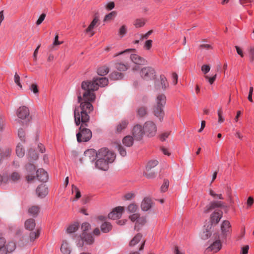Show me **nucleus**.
<instances>
[{"mask_svg": "<svg viewBox=\"0 0 254 254\" xmlns=\"http://www.w3.org/2000/svg\"><path fill=\"white\" fill-rule=\"evenodd\" d=\"M92 104L88 102H81L80 105L75 107L74 110V122L78 126L79 131L76 133L77 141L79 143L89 141L92 137L91 130L87 128L90 121L89 114L93 111Z\"/></svg>", "mask_w": 254, "mask_h": 254, "instance_id": "nucleus-1", "label": "nucleus"}, {"mask_svg": "<svg viewBox=\"0 0 254 254\" xmlns=\"http://www.w3.org/2000/svg\"><path fill=\"white\" fill-rule=\"evenodd\" d=\"M108 84V79L106 77H94L91 81H84L81 83V88L84 91L82 96L79 94L77 96L78 103L88 102L92 104L96 99L95 91L98 89L99 87H105Z\"/></svg>", "mask_w": 254, "mask_h": 254, "instance_id": "nucleus-2", "label": "nucleus"}, {"mask_svg": "<svg viewBox=\"0 0 254 254\" xmlns=\"http://www.w3.org/2000/svg\"><path fill=\"white\" fill-rule=\"evenodd\" d=\"M166 103V97L164 94H160L157 96L156 105L153 108V113L155 116L161 121L165 115L163 108Z\"/></svg>", "mask_w": 254, "mask_h": 254, "instance_id": "nucleus-3", "label": "nucleus"}, {"mask_svg": "<svg viewBox=\"0 0 254 254\" xmlns=\"http://www.w3.org/2000/svg\"><path fill=\"white\" fill-rule=\"evenodd\" d=\"M140 76L145 80H151L156 78V72L154 68L146 66L140 71Z\"/></svg>", "mask_w": 254, "mask_h": 254, "instance_id": "nucleus-4", "label": "nucleus"}, {"mask_svg": "<svg viewBox=\"0 0 254 254\" xmlns=\"http://www.w3.org/2000/svg\"><path fill=\"white\" fill-rule=\"evenodd\" d=\"M98 158H103L104 160L112 163L115 159L116 154L107 148H102L98 151Z\"/></svg>", "mask_w": 254, "mask_h": 254, "instance_id": "nucleus-5", "label": "nucleus"}, {"mask_svg": "<svg viewBox=\"0 0 254 254\" xmlns=\"http://www.w3.org/2000/svg\"><path fill=\"white\" fill-rule=\"evenodd\" d=\"M144 134L149 137L155 135L157 132V126L152 121H147L143 125Z\"/></svg>", "mask_w": 254, "mask_h": 254, "instance_id": "nucleus-6", "label": "nucleus"}, {"mask_svg": "<svg viewBox=\"0 0 254 254\" xmlns=\"http://www.w3.org/2000/svg\"><path fill=\"white\" fill-rule=\"evenodd\" d=\"M16 115L21 120H25L26 125L27 124V123L30 122L32 119L30 116V112L28 108L25 106H20L17 109Z\"/></svg>", "mask_w": 254, "mask_h": 254, "instance_id": "nucleus-7", "label": "nucleus"}, {"mask_svg": "<svg viewBox=\"0 0 254 254\" xmlns=\"http://www.w3.org/2000/svg\"><path fill=\"white\" fill-rule=\"evenodd\" d=\"M213 238L214 239V241L208 247L207 249H209L213 253H217L222 248V243L221 242L222 240L220 235L217 233L213 234Z\"/></svg>", "mask_w": 254, "mask_h": 254, "instance_id": "nucleus-8", "label": "nucleus"}, {"mask_svg": "<svg viewBox=\"0 0 254 254\" xmlns=\"http://www.w3.org/2000/svg\"><path fill=\"white\" fill-rule=\"evenodd\" d=\"M231 225L230 222L228 220L223 221L221 225V234L220 236L222 241L226 240L227 237L231 233Z\"/></svg>", "mask_w": 254, "mask_h": 254, "instance_id": "nucleus-9", "label": "nucleus"}, {"mask_svg": "<svg viewBox=\"0 0 254 254\" xmlns=\"http://www.w3.org/2000/svg\"><path fill=\"white\" fill-rule=\"evenodd\" d=\"M225 202L222 201H212L207 205L204 210V213L207 214L216 208H227Z\"/></svg>", "mask_w": 254, "mask_h": 254, "instance_id": "nucleus-10", "label": "nucleus"}, {"mask_svg": "<svg viewBox=\"0 0 254 254\" xmlns=\"http://www.w3.org/2000/svg\"><path fill=\"white\" fill-rule=\"evenodd\" d=\"M132 134L134 139L141 140L143 134H144L143 127L139 125L134 126L132 129Z\"/></svg>", "mask_w": 254, "mask_h": 254, "instance_id": "nucleus-11", "label": "nucleus"}, {"mask_svg": "<svg viewBox=\"0 0 254 254\" xmlns=\"http://www.w3.org/2000/svg\"><path fill=\"white\" fill-rule=\"evenodd\" d=\"M124 210V207H116L111 212H110L109 213L108 217L109 219L113 220L119 219L121 217Z\"/></svg>", "mask_w": 254, "mask_h": 254, "instance_id": "nucleus-12", "label": "nucleus"}, {"mask_svg": "<svg viewBox=\"0 0 254 254\" xmlns=\"http://www.w3.org/2000/svg\"><path fill=\"white\" fill-rule=\"evenodd\" d=\"M223 212L220 210H215L211 215L210 222L211 225H216L222 217Z\"/></svg>", "mask_w": 254, "mask_h": 254, "instance_id": "nucleus-13", "label": "nucleus"}, {"mask_svg": "<svg viewBox=\"0 0 254 254\" xmlns=\"http://www.w3.org/2000/svg\"><path fill=\"white\" fill-rule=\"evenodd\" d=\"M95 163V167L101 170L107 171L109 169V164L111 163L108 161L104 160L103 158H97Z\"/></svg>", "mask_w": 254, "mask_h": 254, "instance_id": "nucleus-14", "label": "nucleus"}, {"mask_svg": "<svg viewBox=\"0 0 254 254\" xmlns=\"http://www.w3.org/2000/svg\"><path fill=\"white\" fill-rule=\"evenodd\" d=\"M85 158L91 162H94L98 158V152L94 149H89L84 152Z\"/></svg>", "mask_w": 254, "mask_h": 254, "instance_id": "nucleus-15", "label": "nucleus"}, {"mask_svg": "<svg viewBox=\"0 0 254 254\" xmlns=\"http://www.w3.org/2000/svg\"><path fill=\"white\" fill-rule=\"evenodd\" d=\"M36 191L39 197L44 198L48 194L49 190L45 184H42L38 186Z\"/></svg>", "mask_w": 254, "mask_h": 254, "instance_id": "nucleus-16", "label": "nucleus"}, {"mask_svg": "<svg viewBox=\"0 0 254 254\" xmlns=\"http://www.w3.org/2000/svg\"><path fill=\"white\" fill-rule=\"evenodd\" d=\"M36 177L39 181L42 182H46L48 180L47 172L43 169H38L36 171Z\"/></svg>", "mask_w": 254, "mask_h": 254, "instance_id": "nucleus-17", "label": "nucleus"}, {"mask_svg": "<svg viewBox=\"0 0 254 254\" xmlns=\"http://www.w3.org/2000/svg\"><path fill=\"white\" fill-rule=\"evenodd\" d=\"M130 59L132 62L136 64H145L147 63L145 59L137 54H131Z\"/></svg>", "mask_w": 254, "mask_h": 254, "instance_id": "nucleus-18", "label": "nucleus"}, {"mask_svg": "<svg viewBox=\"0 0 254 254\" xmlns=\"http://www.w3.org/2000/svg\"><path fill=\"white\" fill-rule=\"evenodd\" d=\"M152 200L149 197H145L141 204V208L143 211H148L152 206Z\"/></svg>", "mask_w": 254, "mask_h": 254, "instance_id": "nucleus-19", "label": "nucleus"}, {"mask_svg": "<svg viewBox=\"0 0 254 254\" xmlns=\"http://www.w3.org/2000/svg\"><path fill=\"white\" fill-rule=\"evenodd\" d=\"M11 152L12 150L10 148H6L3 151L0 148V164L2 163L3 159L10 156Z\"/></svg>", "mask_w": 254, "mask_h": 254, "instance_id": "nucleus-20", "label": "nucleus"}, {"mask_svg": "<svg viewBox=\"0 0 254 254\" xmlns=\"http://www.w3.org/2000/svg\"><path fill=\"white\" fill-rule=\"evenodd\" d=\"M128 125V122L126 120H122L116 127V132L117 133H121L122 130L125 129Z\"/></svg>", "mask_w": 254, "mask_h": 254, "instance_id": "nucleus-21", "label": "nucleus"}, {"mask_svg": "<svg viewBox=\"0 0 254 254\" xmlns=\"http://www.w3.org/2000/svg\"><path fill=\"white\" fill-rule=\"evenodd\" d=\"M124 77V74L123 73L116 71H113L109 74V78L112 80H121Z\"/></svg>", "mask_w": 254, "mask_h": 254, "instance_id": "nucleus-22", "label": "nucleus"}, {"mask_svg": "<svg viewBox=\"0 0 254 254\" xmlns=\"http://www.w3.org/2000/svg\"><path fill=\"white\" fill-rule=\"evenodd\" d=\"M24 225L26 229L32 231L36 226L35 221L32 218L28 219L25 221Z\"/></svg>", "mask_w": 254, "mask_h": 254, "instance_id": "nucleus-23", "label": "nucleus"}, {"mask_svg": "<svg viewBox=\"0 0 254 254\" xmlns=\"http://www.w3.org/2000/svg\"><path fill=\"white\" fill-rule=\"evenodd\" d=\"M81 237L88 245H91L94 242V238L90 233H86L82 234V236Z\"/></svg>", "mask_w": 254, "mask_h": 254, "instance_id": "nucleus-24", "label": "nucleus"}, {"mask_svg": "<svg viewBox=\"0 0 254 254\" xmlns=\"http://www.w3.org/2000/svg\"><path fill=\"white\" fill-rule=\"evenodd\" d=\"M100 228L103 233H107L112 230L113 227L110 223L105 221L101 224Z\"/></svg>", "mask_w": 254, "mask_h": 254, "instance_id": "nucleus-25", "label": "nucleus"}, {"mask_svg": "<svg viewBox=\"0 0 254 254\" xmlns=\"http://www.w3.org/2000/svg\"><path fill=\"white\" fill-rule=\"evenodd\" d=\"M16 248V244L13 242H9L8 243L5 244L4 249V252H5L6 254L8 253H11L13 252Z\"/></svg>", "mask_w": 254, "mask_h": 254, "instance_id": "nucleus-26", "label": "nucleus"}, {"mask_svg": "<svg viewBox=\"0 0 254 254\" xmlns=\"http://www.w3.org/2000/svg\"><path fill=\"white\" fill-rule=\"evenodd\" d=\"M142 238V235L138 233L135 235L132 239L129 242V246L133 247L138 244L141 240Z\"/></svg>", "mask_w": 254, "mask_h": 254, "instance_id": "nucleus-27", "label": "nucleus"}, {"mask_svg": "<svg viewBox=\"0 0 254 254\" xmlns=\"http://www.w3.org/2000/svg\"><path fill=\"white\" fill-rule=\"evenodd\" d=\"M39 211L40 207L36 205H33L29 207L28 210V213L34 217L37 216Z\"/></svg>", "mask_w": 254, "mask_h": 254, "instance_id": "nucleus-28", "label": "nucleus"}, {"mask_svg": "<svg viewBox=\"0 0 254 254\" xmlns=\"http://www.w3.org/2000/svg\"><path fill=\"white\" fill-rule=\"evenodd\" d=\"M79 224L78 222H75L73 224H70L66 229V232L67 233H72L78 230L79 228Z\"/></svg>", "mask_w": 254, "mask_h": 254, "instance_id": "nucleus-29", "label": "nucleus"}, {"mask_svg": "<svg viewBox=\"0 0 254 254\" xmlns=\"http://www.w3.org/2000/svg\"><path fill=\"white\" fill-rule=\"evenodd\" d=\"M123 144L127 147H130L133 144V138L130 135H127L123 139Z\"/></svg>", "mask_w": 254, "mask_h": 254, "instance_id": "nucleus-30", "label": "nucleus"}, {"mask_svg": "<svg viewBox=\"0 0 254 254\" xmlns=\"http://www.w3.org/2000/svg\"><path fill=\"white\" fill-rule=\"evenodd\" d=\"M115 68L120 71H125L128 68V65L127 64H125L122 63H116L115 64Z\"/></svg>", "mask_w": 254, "mask_h": 254, "instance_id": "nucleus-31", "label": "nucleus"}, {"mask_svg": "<svg viewBox=\"0 0 254 254\" xmlns=\"http://www.w3.org/2000/svg\"><path fill=\"white\" fill-rule=\"evenodd\" d=\"M137 116L142 118L145 116L147 113V109L146 107L142 106L138 108L136 111Z\"/></svg>", "mask_w": 254, "mask_h": 254, "instance_id": "nucleus-32", "label": "nucleus"}, {"mask_svg": "<svg viewBox=\"0 0 254 254\" xmlns=\"http://www.w3.org/2000/svg\"><path fill=\"white\" fill-rule=\"evenodd\" d=\"M160 83L163 90H166L169 87V83L165 76L161 74L160 76Z\"/></svg>", "mask_w": 254, "mask_h": 254, "instance_id": "nucleus-33", "label": "nucleus"}, {"mask_svg": "<svg viewBox=\"0 0 254 254\" xmlns=\"http://www.w3.org/2000/svg\"><path fill=\"white\" fill-rule=\"evenodd\" d=\"M16 153L19 157H22L25 154L24 148L20 143H18L16 146Z\"/></svg>", "mask_w": 254, "mask_h": 254, "instance_id": "nucleus-34", "label": "nucleus"}, {"mask_svg": "<svg viewBox=\"0 0 254 254\" xmlns=\"http://www.w3.org/2000/svg\"><path fill=\"white\" fill-rule=\"evenodd\" d=\"M208 227L209 226H208L207 227ZM211 226L210 227L209 229L207 228L203 232V233L201 235V238L202 239H203V240H207L210 237V236L212 235V232H211Z\"/></svg>", "mask_w": 254, "mask_h": 254, "instance_id": "nucleus-35", "label": "nucleus"}, {"mask_svg": "<svg viewBox=\"0 0 254 254\" xmlns=\"http://www.w3.org/2000/svg\"><path fill=\"white\" fill-rule=\"evenodd\" d=\"M27 155L30 161L36 160L38 159V156L35 150L30 149L28 152Z\"/></svg>", "mask_w": 254, "mask_h": 254, "instance_id": "nucleus-36", "label": "nucleus"}, {"mask_svg": "<svg viewBox=\"0 0 254 254\" xmlns=\"http://www.w3.org/2000/svg\"><path fill=\"white\" fill-rule=\"evenodd\" d=\"M109 71V68L106 66H103L100 67L97 69V73L98 75L101 76H104L108 73Z\"/></svg>", "mask_w": 254, "mask_h": 254, "instance_id": "nucleus-37", "label": "nucleus"}, {"mask_svg": "<svg viewBox=\"0 0 254 254\" xmlns=\"http://www.w3.org/2000/svg\"><path fill=\"white\" fill-rule=\"evenodd\" d=\"M158 163V162L157 160L149 161L146 166V170L149 172L152 168L157 166Z\"/></svg>", "mask_w": 254, "mask_h": 254, "instance_id": "nucleus-38", "label": "nucleus"}, {"mask_svg": "<svg viewBox=\"0 0 254 254\" xmlns=\"http://www.w3.org/2000/svg\"><path fill=\"white\" fill-rule=\"evenodd\" d=\"M99 19L98 17H95L94 18L90 25L88 26L87 28L86 29L85 32L86 33H88L90 31H91L94 27V26L96 25L97 23L98 22Z\"/></svg>", "mask_w": 254, "mask_h": 254, "instance_id": "nucleus-39", "label": "nucleus"}, {"mask_svg": "<svg viewBox=\"0 0 254 254\" xmlns=\"http://www.w3.org/2000/svg\"><path fill=\"white\" fill-rule=\"evenodd\" d=\"M61 251L63 254H69L70 250L66 244H63L61 247Z\"/></svg>", "mask_w": 254, "mask_h": 254, "instance_id": "nucleus-40", "label": "nucleus"}, {"mask_svg": "<svg viewBox=\"0 0 254 254\" xmlns=\"http://www.w3.org/2000/svg\"><path fill=\"white\" fill-rule=\"evenodd\" d=\"M6 244V240L3 237L0 238V254H6L4 252V249L5 244Z\"/></svg>", "mask_w": 254, "mask_h": 254, "instance_id": "nucleus-41", "label": "nucleus"}, {"mask_svg": "<svg viewBox=\"0 0 254 254\" xmlns=\"http://www.w3.org/2000/svg\"><path fill=\"white\" fill-rule=\"evenodd\" d=\"M18 135L21 141L25 142L26 141L25 132L24 130L20 128L18 130Z\"/></svg>", "mask_w": 254, "mask_h": 254, "instance_id": "nucleus-42", "label": "nucleus"}, {"mask_svg": "<svg viewBox=\"0 0 254 254\" xmlns=\"http://www.w3.org/2000/svg\"><path fill=\"white\" fill-rule=\"evenodd\" d=\"M40 231L38 229L36 232H31L30 233L29 237L31 241H34L40 236Z\"/></svg>", "mask_w": 254, "mask_h": 254, "instance_id": "nucleus-43", "label": "nucleus"}, {"mask_svg": "<svg viewBox=\"0 0 254 254\" xmlns=\"http://www.w3.org/2000/svg\"><path fill=\"white\" fill-rule=\"evenodd\" d=\"M117 147L118 151L122 156L125 157L127 155L126 150L121 144H118Z\"/></svg>", "mask_w": 254, "mask_h": 254, "instance_id": "nucleus-44", "label": "nucleus"}, {"mask_svg": "<svg viewBox=\"0 0 254 254\" xmlns=\"http://www.w3.org/2000/svg\"><path fill=\"white\" fill-rule=\"evenodd\" d=\"M91 228L90 224L88 222H84L81 225V229L82 230V233L84 234L86 233L87 231H88Z\"/></svg>", "mask_w": 254, "mask_h": 254, "instance_id": "nucleus-45", "label": "nucleus"}, {"mask_svg": "<svg viewBox=\"0 0 254 254\" xmlns=\"http://www.w3.org/2000/svg\"><path fill=\"white\" fill-rule=\"evenodd\" d=\"M169 185V181L167 179H164L163 184H162L160 188L161 191L163 192H166L168 189Z\"/></svg>", "mask_w": 254, "mask_h": 254, "instance_id": "nucleus-46", "label": "nucleus"}, {"mask_svg": "<svg viewBox=\"0 0 254 254\" xmlns=\"http://www.w3.org/2000/svg\"><path fill=\"white\" fill-rule=\"evenodd\" d=\"M117 15V12L116 11H112L109 14H107L104 18L105 21L110 20L113 19Z\"/></svg>", "mask_w": 254, "mask_h": 254, "instance_id": "nucleus-47", "label": "nucleus"}, {"mask_svg": "<svg viewBox=\"0 0 254 254\" xmlns=\"http://www.w3.org/2000/svg\"><path fill=\"white\" fill-rule=\"evenodd\" d=\"M145 24V22L142 19H137L134 23V25L136 28H139L143 26Z\"/></svg>", "mask_w": 254, "mask_h": 254, "instance_id": "nucleus-48", "label": "nucleus"}, {"mask_svg": "<svg viewBox=\"0 0 254 254\" xmlns=\"http://www.w3.org/2000/svg\"><path fill=\"white\" fill-rule=\"evenodd\" d=\"M9 177H10V180H11L12 181L16 182L20 179V176L18 173L14 172H13L10 175Z\"/></svg>", "mask_w": 254, "mask_h": 254, "instance_id": "nucleus-49", "label": "nucleus"}, {"mask_svg": "<svg viewBox=\"0 0 254 254\" xmlns=\"http://www.w3.org/2000/svg\"><path fill=\"white\" fill-rule=\"evenodd\" d=\"M138 208V206L135 203H131L127 207V211L130 213L136 212Z\"/></svg>", "mask_w": 254, "mask_h": 254, "instance_id": "nucleus-50", "label": "nucleus"}, {"mask_svg": "<svg viewBox=\"0 0 254 254\" xmlns=\"http://www.w3.org/2000/svg\"><path fill=\"white\" fill-rule=\"evenodd\" d=\"M143 176L146 177L147 179H153L156 177V173L154 172H147L146 170V172L143 173Z\"/></svg>", "mask_w": 254, "mask_h": 254, "instance_id": "nucleus-51", "label": "nucleus"}, {"mask_svg": "<svg viewBox=\"0 0 254 254\" xmlns=\"http://www.w3.org/2000/svg\"><path fill=\"white\" fill-rule=\"evenodd\" d=\"M72 192L75 191L76 192L75 196V199H78L81 197V193L79 189L77 187L74 186L73 185H72Z\"/></svg>", "mask_w": 254, "mask_h": 254, "instance_id": "nucleus-52", "label": "nucleus"}, {"mask_svg": "<svg viewBox=\"0 0 254 254\" xmlns=\"http://www.w3.org/2000/svg\"><path fill=\"white\" fill-rule=\"evenodd\" d=\"M127 33V28L126 25H123L121 27L119 31V34L121 37H124Z\"/></svg>", "mask_w": 254, "mask_h": 254, "instance_id": "nucleus-53", "label": "nucleus"}, {"mask_svg": "<svg viewBox=\"0 0 254 254\" xmlns=\"http://www.w3.org/2000/svg\"><path fill=\"white\" fill-rule=\"evenodd\" d=\"M146 222V218L145 217H139L137 221L135 223L134 229H136L137 225H144Z\"/></svg>", "mask_w": 254, "mask_h": 254, "instance_id": "nucleus-54", "label": "nucleus"}, {"mask_svg": "<svg viewBox=\"0 0 254 254\" xmlns=\"http://www.w3.org/2000/svg\"><path fill=\"white\" fill-rule=\"evenodd\" d=\"M209 194L214 198H219V199H223L224 198L222 194H217L212 190H209Z\"/></svg>", "mask_w": 254, "mask_h": 254, "instance_id": "nucleus-55", "label": "nucleus"}, {"mask_svg": "<svg viewBox=\"0 0 254 254\" xmlns=\"http://www.w3.org/2000/svg\"><path fill=\"white\" fill-rule=\"evenodd\" d=\"M217 114L218 116V122L220 123H223L224 121V118L222 116L223 111L222 108L218 109Z\"/></svg>", "mask_w": 254, "mask_h": 254, "instance_id": "nucleus-56", "label": "nucleus"}, {"mask_svg": "<svg viewBox=\"0 0 254 254\" xmlns=\"http://www.w3.org/2000/svg\"><path fill=\"white\" fill-rule=\"evenodd\" d=\"M140 217V214H138V213H133V214L130 215L129 216V219L132 221V222H137L138 219H139Z\"/></svg>", "mask_w": 254, "mask_h": 254, "instance_id": "nucleus-57", "label": "nucleus"}, {"mask_svg": "<svg viewBox=\"0 0 254 254\" xmlns=\"http://www.w3.org/2000/svg\"><path fill=\"white\" fill-rule=\"evenodd\" d=\"M30 89L35 94L39 93V89L38 85L36 84H32L30 87Z\"/></svg>", "mask_w": 254, "mask_h": 254, "instance_id": "nucleus-58", "label": "nucleus"}, {"mask_svg": "<svg viewBox=\"0 0 254 254\" xmlns=\"http://www.w3.org/2000/svg\"><path fill=\"white\" fill-rule=\"evenodd\" d=\"M153 41L152 40H147L145 41L144 47L147 50H149L152 46Z\"/></svg>", "mask_w": 254, "mask_h": 254, "instance_id": "nucleus-59", "label": "nucleus"}, {"mask_svg": "<svg viewBox=\"0 0 254 254\" xmlns=\"http://www.w3.org/2000/svg\"><path fill=\"white\" fill-rule=\"evenodd\" d=\"M5 118L3 116L0 115V131L3 130L4 126Z\"/></svg>", "mask_w": 254, "mask_h": 254, "instance_id": "nucleus-60", "label": "nucleus"}, {"mask_svg": "<svg viewBox=\"0 0 254 254\" xmlns=\"http://www.w3.org/2000/svg\"><path fill=\"white\" fill-rule=\"evenodd\" d=\"M201 69L202 72L205 74L209 71L210 67L207 64H204L201 66Z\"/></svg>", "mask_w": 254, "mask_h": 254, "instance_id": "nucleus-61", "label": "nucleus"}, {"mask_svg": "<svg viewBox=\"0 0 254 254\" xmlns=\"http://www.w3.org/2000/svg\"><path fill=\"white\" fill-rule=\"evenodd\" d=\"M45 17H46L45 13L41 14L36 21V24L37 25L41 24L42 23V22L44 21V20L45 19Z\"/></svg>", "mask_w": 254, "mask_h": 254, "instance_id": "nucleus-62", "label": "nucleus"}, {"mask_svg": "<svg viewBox=\"0 0 254 254\" xmlns=\"http://www.w3.org/2000/svg\"><path fill=\"white\" fill-rule=\"evenodd\" d=\"M254 200L253 197L249 196L247 201V208H250L254 204Z\"/></svg>", "mask_w": 254, "mask_h": 254, "instance_id": "nucleus-63", "label": "nucleus"}, {"mask_svg": "<svg viewBox=\"0 0 254 254\" xmlns=\"http://www.w3.org/2000/svg\"><path fill=\"white\" fill-rule=\"evenodd\" d=\"M250 58L251 62L254 61V47H251L249 50Z\"/></svg>", "mask_w": 254, "mask_h": 254, "instance_id": "nucleus-64", "label": "nucleus"}]
</instances>
